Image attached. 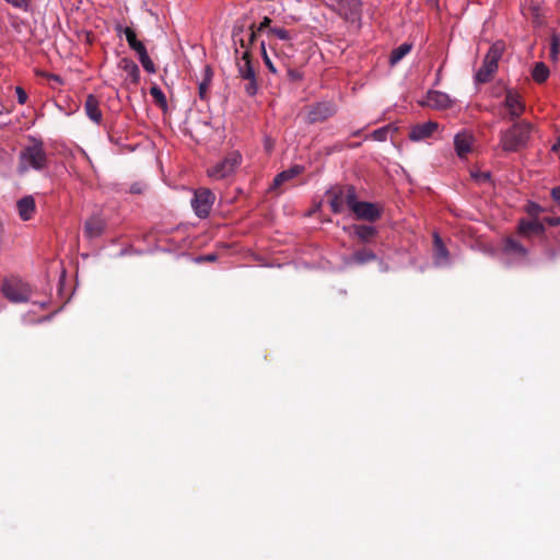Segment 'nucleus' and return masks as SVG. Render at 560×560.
<instances>
[{
	"label": "nucleus",
	"mask_w": 560,
	"mask_h": 560,
	"mask_svg": "<svg viewBox=\"0 0 560 560\" xmlns=\"http://www.w3.org/2000/svg\"><path fill=\"white\" fill-rule=\"evenodd\" d=\"M533 125L526 120H515L508 129L500 131V147L506 153L518 152L529 142Z\"/></svg>",
	"instance_id": "obj_1"
},
{
	"label": "nucleus",
	"mask_w": 560,
	"mask_h": 560,
	"mask_svg": "<svg viewBox=\"0 0 560 560\" xmlns=\"http://www.w3.org/2000/svg\"><path fill=\"white\" fill-rule=\"evenodd\" d=\"M48 165V158L42 140L31 137L30 144L25 145L19 154L18 172L25 174L28 170L44 171Z\"/></svg>",
	"instance_id": "obj_2"
},
{
	"label": "nucleus",
	"mask_w": 560,
	"mask_h": 560,
	"mask_svg": "<svg viewBox=\"0 0 560 560\" xmlns=\"http://www.w3.org/2000/svg\"><path fill=\"white\" fill-rule=\"evenodd\" d=\"M326 196L330 210L336 213H342L348 208L350 210L351 205L357 198V190L352 185L346 186H334L327 190Z\"/></svg>",
	"instance_id": "obj_3"
},
{
	"label": "nucleus",
	"mask_w": 560,
	"mask_h": 560,
	"mask_svg": "<svg viewBox=\"0 0 560 560\" xmlns=\"http://www.w3.org/2000/svg\"><path fill=\"white\" fill-rule=\"evenodd\" d=\"M504 43H493L483 58L481 68L477 71L475 80L477 83L489 82L498 70V63L504 51Z\"/></svg>",
	"instance_id": "obj_4"
},
{
	"label": "nucleus",
	"mask_w": 560,
	"mask_h": 560,
	"mask_svg": "<svg viewBox=\"0 0 560 560\" xmlns=\"http://www.w3.org/2000/svg\"><path fill=\"white\" fill-rule=\"evenodd\" d=\"M305 121L310 125L324 122L338 112L332 100H324L305 106Z\"/></svg>",
	"instance_id": "obj_5"
},
{
	"label": "nucleus",
	"mask_w": 560,
	"mask_h": 560,
	"mask_svg": "<svg viewBox=\"0 0 560 560\" xmlns=\"http://www.w3.org/2000/svg\"><path fill=\"white\" fill-rule=\"evenodd\" d=\"M502 106L505 109L502 119L509 121L518 120L526 108L522 94L517 90L510 88H505V97Z\"/></svg>",
	"instance_id": "obj_6"
},
{
	"label": "nucleus",
	"mask_w": 560,
	"mask_h": 560,
	"mask_svg": "<svg viewBox=\"0 0 560 560\" xmlns=\"http://www.w3.org/2000/svg\"><path fill=\"white\" fill-rule=\"evenodd\" d=\"M3 295L14 303H21L28 301L31 296V289L28 284L24 283L19 279H7L2 284Z\"/></svg>",
	"instance_id": "obj_7"
},
{
	"label": "nucleus",
	"mask_w": 560,
	"mask_h": 560,
	"mask_svg": "<svg viewBox=\"0 0 560 560\" xmlns=\"http://www.w3.org/2000/svg\"><path fill=\"white\" fill-rule=\"evenodd\" d=\"M241 162L242 155L237 151L230 152L222 161L208 170V175L214 179H223L231 175Z\"/></svg>",
	"instance_id": "obj_8"
},
{
	"label": "nucleus",
	"mask_w": 560,
	"mask_h": 560,
	"mask_svg": "<svg viewBox=\"0 0 560 560\" xmlns=\"http://www.w3.org/2000/svg\"><path fill=\"white\" fill-rule=\"evenodd\" d=\"M215 200L214 194L209 188H198L191 199V207L197 217L207 218Z\"/></svg>",
	"instance_id": "obj_9"
},
{
	"label": "nucleus",
	"mask_w": 560,
	"mask_h": 560,
	"mask_svg": "<svg viewBox=\"0 0 560 560\" xmlns=\"http://www.w3.org/2000/svg\"><path fill=\"white\" fill-rule=\"evenodd\" d=\"M350 211L353 213L355 219L365 220L370 222H375L382 215V210L376 203L369 201H359L358 197L351 205Z\"/></svg>",
	"instance_id": "obj_10"
},
{
	"label": "nucleus",
	"mask_w": 560,
	"mask_h": 560,
	"mask_svg": "<svg viewBox=\"0 0 560 560\" xmlns=\"http://www.w3.org/2000/svg\"><path fill=\"white\" fill-rule=\"evenodd\" d=\"M237 73L241 79H252L256 74L253 65V57L249 50L240 51L238 47L234 50Z\"/></svg>",
	"instance_id": "obj_11"
},
{
	"label": "nucleus",
	"mask_w": 560,
	"mask_h": 560,
	"mask_svg": "<svg viewBox=\"0 0 560 560\" xmlns=\"http://www.w3.org/2000/svg\"><path fill=\"white\" fill-rule=\"evenodd\" d=\"M249 34L248 39L246 40L244 38V32H245V25L236 23L232 30V39L234 45H238L240 48H243L244 50H249L250 46L255 43L257 38V33H259L256 30L255 24H250L249 27Z\"/></svg>",
	"instance_id": "obj_12"
},
{
	"label": "nucleus",
	"mask_w": 560,
	"mask_h": 560,
	"mask_svg": "<svg viewBox=\"0 0 560 560\" xmlns=\"http://www.w3.org/2000/svg\"><path fill=\"white\" fill-rule=\"evenodd\" d=\"M341 16L346 20H357L361 14L362 3L360 0H332Z\"/></svg>",
	"instance_id": "obj_13"
},
{
	"label": "nucleus",
	"mask_w": 560,
	"mask_h": 560,
	"mask_svg": "<svg viewBox=\"0 0 560 560\" xmlns=\"http://www.w3.org/2000/svg\"><path fill=\"white\" fill-rule=\"evenodd\" d=\"M433 109H446L452 106V101L446 93L440 91H429L427 94V101L422 103Z\"/></svg>",
	"instance_id": "obj_14"
},
{
	"label": "nucleus",
	"mask_w": 560,
	"mask_h": 560,
	"mask_svg": "<svg viewBox=\"0 0 560 560\" xmlns=\"http://www.w3.org/2000/svg\"><path fill=\"white\" fill-rule=\"evenodd\" d=\"M518 234L530 237L532 235H540L545 232L544 222L539 219L525 220L522 219L517 225Z\"/></svg>",
	"instance_id": "obj_15"
},
{
	"label": "nucleus",
	"mask_w": 560,
	"mask_h": 560,
	"mask_svg": "<svg viewBox=\"0 0 560 560\" xmlns=\"http://www.w3.org/2000/svg\"><path fill=\"white\" fill-rule=\"evenodd\" d=\"M439 125L435 121H428L424 124L416 125L409 132V138L412 141L424 140L433 135L438 129Z\"/></svg>",
	"instance_id": "obj_16"
},
{
	"label": "nucleus",
	"mask_w": 560,
	"mask_h": 560,
	"mask_svg": "<svg viewBox=\"0 0 560 560\" xmlns=\"http://www.w3.org/2000/svg\"><path fill=\"white\" fill-rule=\"evenodd\" d=\"M115 31L118 34L124 33L126 36V39L128 42L129 47L137 52V55L141 54L142 51H145L147 48L143 45L142 42L138 40L136 32L131 27H124L122 25L118 24L115 27Z\"/></svg>",
	"instance_id": "obj_17"
},
{
	"label": "nucleus",
	"mask_w": 560,
	"mask_h": 560,
	"mask_svg": "<svg viewBox=\"0 0 560 560\" xmlns=\"http://www.w3.org/2000/svg\"><path fill=\"white\" fill-rule=\"evenodd\" d=\"M105 230V222L100 217H92L84 224V234L89 238H95L103 234Z\"/></svg>",
	"instance_id": "obj_18"
},
{
	"label": "nucleus",
	"mask_w": 560,
	"mask_h": 560,
	"mask_svg": "<svg viewBox=\"0 0 560 560\" xmlns=\"http://www.w3.org/2000/svg\"><path fill=\"white\" fill-rule=\"evenodd\" d=\"M19 215L23 221L30 220L35 212V200L32 196H25L18 201Z\"/></svg>",
	"instance_id": "obj_19"
},
{
	"label": "nucleus",
	"mask_w": 560,
	"mask_h": 560,
	"mask_svg": "<svg viewBox=\"0 0 560 560\" xmlns=\"http://www.w3.org/2000/svg\"><path fill=\"white\" fill-rule=\"evenodd\" d=\"M118 67L127 73L128 78H130L131 83H139L140 69L133 60H131L130 58H122L120 59Z\"/></svg>",
	"instance_id": "obj_20"
},
{
	"label": "nucleus",
	"mask_w": 560,
	"mask_h": 560,
	"mask_svg": "<svg viewBox=\"0 0 560 560\" xmlns=\"http://www.w3.org/2000/svg\"><path fill=\"white\" fill-rule=\"evenodd\" d=\"M84 109L88 117L91 120H93L96 124H100L102 121V112L98 107V101L94 95H88L84 104Z\"/></svg>",
	"instance_id": "obj_21"
},
{
	"label": "nucleus",
	"mask_w": 560,
	"mask_h": 560,
	"mask_svg": "<svg viewBox=\"0 0 560 560\" xmlns=\"http://www.w3.org/2000/svg\"><path fill=\"white\" fill-rule=\"evenodd\" d=\"M303 172H304V166L294 165V166L290 167L289 170H285V171L279 173L273 179L272 187H275V188L280 187L284 182L296 177L298 175L302 174Z\"/></svg>",
	"instance_id": "obj_22"
},
{
	"label": "nucleus",
	"mask_w": 560,
	"mask_h": 560,
	"mask_svg": "<svg viewBox=\"0 0 560 560\" xmlns=\"http://www.w3.org/2000/svg\"><path fill=\"white\" fill-rule=\"evenodd\" d=\"M434 256L439 264L448 261V250L438 233L433 234Z\"/></svg>",
	"instance_id": "obj_23"
},
{
	"label": "nucleus",
	"mask_w": 560,
	"mask_h": 560,
	"mask_svg": "<svg viewBox=\"0 0 560 560\" xmlns=\"http://www.w3.org/2000/svg\"><path fill=\"white\" fill-rule=\"evenodd\" d=\"M354 234L361 242L369 243L377 234V230L371 225L358 224L353 225Z\"/></svg>",
	"instance_id": "obj_24"
},
{
	"label": "nucleus",
	"mask_w": 560,
	"mask_h": 560,
	"mask_svg": "<svg viewBox=\"0 0 560 560\" xmlns=\"http://www.w3.org/2000/svg\"><path fill=\"white\" fill-rule=\"evenodd\" d=\"M454 145L457 154L464 158L471 150L470 138L466 135H456L454 138Z\"/></svg>",
	"instance_id": "obj_25"
},
{
	"label": "nucleus",
	"mask_w": 560,
	"mask_h": 560,
	"mask_svg": "<svg viewBox=\"0 0 560 560\" xmlns=\"http://www.w3.org/2000/svg\"><path fill=\"white\" fill-rule=\"evenodd\" d=\"M212 77H213L212 69L210 68V66H206L203 79L199 83V86H198V94L201 100L208 98V92H209V88H210V84L212 81Z\"/></svg>",
	"instance_id": "obj_26"
},
{
	"label": "nucleus",
	"mask_w": 560,
	"mask_h": 560,
	"mask_svg": "<svg viewBox=\"0 0 560 560\" xmlns=\"http://www.w3.org/2000/svg\"><path fill=\"white\" fill-rule=\"evenodd\" d=\"M412 48V44L404 43L397 48L393 49L389 56L390 66L397 65L405 56H407Z\"/></svg>",
	"instance_id": "obj_27"
},
{
	"label": "nucleus",
	"mask_w": 560,
	"mask_h": 560,
	"mask_svg": "<svg viewBox=\"0 0 560 560\" xmlns=\"http://www.w3.org/2000/svg\"><path fill=\"white\" fill-rule=\"evenodd\" d=\"M504 250L506 253L516 254L520 256H526L527 249L515 238L508 237L504 241Z\"/></svg>",
	"instance_id": "obj_28"
},
{
	"label": "nucleus",
	"mask_w": 560,
	"mask_h": 560,
	"mask_svg": "<svg viewBox=\"0 0 560 560\" xmlns=\"http://www.w3.org/2000/svg\"><path fill=\"white\" fill-rule=\"evenodd\" d=\"M549 69L544 62H537L533 69L532 77L535 82L544 83L549 77Z\"/></svg>",
	"instance_id": "obj_29"
},
{
	"label": "nucleus",
	"mask_w": 560,
	"mask_h": 560,
	"mask_svg": "<svg viewBox=\"0 0 560 560\" xmlns=\"http://www.w3.org/2000/svg\"><path fill=\"white\" fill-rule=\"evenodd\" d=\"M352 259L354 262L362 265L375 260L376 255L370 249H360L353 254Z\"/></svg>",
	"instance_id": "obj_30"
},
{
	"label": "nucleus",
	"mask_w": 560,
	"mask_h": 560,
	"mask_svg": "<svg viewBox=\"0 0 560 560\" xmlns=\"http://www.w3.org/2000/svg\"><path fill=\"white\" fill-rule=\"evenodd\" d=\"M150 95L153 97L155 104L160 106L162 109H165L167 107L166 97L163 91L158 85H153L150 89Z\"/></svg>",
	"instance_id": "obj_31"
},
{
	"label": "nucleus",
	"mask_w": 560,
	"mask_h": 560,
	"mask_svg": "<svg viewBox=\"0 0 560 560\" xmlns=\"http://www.w3.org/2000/svg\"><path fill=\"white\" fill-rule=\"evenodd\" d=\"M268 34L273 35L277 38L284 42H290L293 39V35L291 34V32L283 27H269Z\"/></svg>",
	"instance_id": "obj_32"
},
{
	"label": "nucleus",
	"mask_w": 560,
	"mask_h": 560,
	"mask_svg": "<svg viewBox=\"0 0 560 560\" xmlns=\"http://www.w3.org/2000/svg\"><path fill=\"white\" fill-rule=\"evenodd\" d=\"M558 55H560V36L558 34H552L550 38V59L556 61L558 59Z\"/></svg>",
	"instance_id": "obj_33"
},
{
	"label": "nucleus",
	"mask_w": 560,
	"mask_h": 560,
	"mask_svg": "<svg viewBox=\"0 0 560 560\" xmlns=\"http://www.w3.org/2000/svg\"><path fill=\"white\" fill-rule=\"evenodd\" d=\"M139 57V60L143 67V69L149 72V73H154L155 72V66H154V62L151 60V58L149 57L148 55V51H142L141 54L138 55Z\"/></svg>",
	"instance_id": "obj_34"
},
{
	"label": "nucleus",
	"mask_w": 560,
	"mask_h": 560,
	"mask_svg": "<svg viewBox=\"0 0 560 560\" xmlns=\"http://www.w3.org/2000/svg\"><path fill=\"white\" fill-rule=\"evenodd\" d=\"M247 83L244 86V91L248 96H254L258 92V83L256 74L252 79H244Z\"/></svg>",
	"instance_id": "obj_35"
},
{
	"label": "nucleus",
	"mask_w": 560,
	"mask_h": 560,
	"mask_svg": "<svg viewBox=\"0 0 560 560\" xmlns=\"http://www.w3.org/2000/svg\"><path fill=\"white\" fill-rule=\"evenodd\" d=\"M526 212L529 217H532V219H539V214L542 212V208L535 202H528L526 206Z\"/></svg>",
	"instance_id": "obj_36"
},
{
	"label": "nucleus",
	"mask_w": 560,
	"mask_h": 560,
	"mask_svg": "<svg viewBox=\"0 0 560 560\" xmlns=\"http://www.w3.org/2000/svg\"><path fill=\"white\" fill-rule=\"evenodd\" d=\"M389 132L388 127H383L374 130L371 135V137L376 141H385L387 138V135Z\"/></svg>",
	"instance_id": "obj_37"
},
{
	"label": "nucleus",
	"mask_w": 560,
	"mask_h": 560,
	"mask_svg": "<svg viewBox=\"0 0 560 560\" xmlns=\"http://www.w3.org/2000/svg\"><path fill=\"white\" fill-rule=\"evenodd\" d=\"M260 51H261V56H262L264 62L267 66V68L269 69V71L276 72V68H275L273 63L271 62V60H270V58H269V56H268V54L266 51L265 42L260 43Z\"/></svg>",
	"instance_id": "obj_38"
},
{
	"label": "nucleus",
	"mask_w": 560,
	"mask_h": 560,
	"mask_svg": "<svg viewBox=\"0 0 560 560\" xmlns=\"http://www.w3.org/2000/svg\"><path fill=\"white\" fill-rule=\"evenodd\" d=\"M31 1L32 0H5V2L11 4L12 7H14L16 9H20V10H23V11H27L28 10Z\"/></svg>",
	"instance_id": "obj_39"
},
{
	"label": "nucleus",
	"mask_w": 560,
	"mask_h": 560,
	"mask_svg": "<svg viewBox=\"0 0 560 560\" xmlns=\"http://www.w3.org/2000/svg\"><path fill=\"white\" fill-rule=\"evenodd\" d=\"M15 93H16V96H18V102L20 104H25L26 101H27V93L25 92V90L22 86H16L15 88Z\"/></svg>",
	"instance_id": "obj_40"
},
{
	"label": "nucleus",
	"mask_w": 560,
	"mask_h": 560,
	"mask_svg": "<svg viewBox=\"0 0 560 560\" xmlns=\"http://www.w3.org/2000/svg\"><path fill=\"white\" fill-rule=\"evenodd\" d=\"M545 224H548L550 226H557L560 224V219L558 217H545L540 220Z\"/></svg>",
	"instance_id": "obj_41"
},
{
	"label": "nucleus",
	"mask_w": 560,
	"mask_h": 560,
	"mask_svg": "<svg viewBox=\"0 0 560 560\" xmlns=\"http://www.w3.org/2000/svg\"><path fill=\"white\" fill-rule=\"evenodd\" d=\"M271 23V19L269 16H265L264 20L260 22L258 27L256 28L258 32H262L266 28L269 30Z\"/></svg>",
	"instance_id": "obj_42"
},
{
	"label": "nucleus",
	"mask_w": 560,
	"mask_h": 560,
	"mask_svg": "<svg viewBox=\"0 0 560 560\" xmlns=\"http://www.w3.org/2000/svg\"><path fill=\"white\" fill-rule=\"evenodd\" d=\"M45 75L49 80V82H52V83H56V84H62L63 83V80L58 74L47 73Z\"/></svg>",
	"instance_id": "obj_43"
},
{
	"label": "nucleus",
	"mask_w": 560,
	"mask_h": 560,
	"mask_svg": "<svg viewBox=\"0 0 560 560\" xmlns=\"http://www.w3.org/2000/svg\"><path fill=\"white\" fill-rule=\"evenodd\" d=\"M474 176L480 182H488L490 179V174L487 172H482Z\"/></svg>",
	"instance_id": "obj_44"
},
{
	"label": "nucleus",
	"mask_w": 560,
	"mask_h": 560,
	"mask_svg": "<svg viewBox=\"0 0 560 560\" xmlns=\"http://www.w3.org/2000/svg\"><path fill=\"white\" fill-rule=\"evenodd\" d=\"M551 197L555 201L560 203V187H553L551 190Z\"/></svg>",
	"instance_id": "obj_45"
},
{
	"label": "nucleus",
	"mask_w": 560,
	"mask_h": 560,
	"mask_svg": "<svg viewBox=\"0 0 560 560\" xmlns=\"http://www.w3.org/2000/svg\"><path fill=\"white\" fill-rule=\"evenodd\" d=\"M288 74L292 80H299L301 78L300 73L296 70L290 69L288 71Z\"/></svg>",
	"instance_id": "obj_46"
},
{
	"label": "nucleus",
	"mask_w": 560,
	"mask_h": 560,
	"mask_svg": "<svg viewBox=\"0 0 560 560\" xmlns=\"http://www.w3.org/2000/svg\"><path fill=\"white\" fill-rule=\"evenodd\" d=\"M362 130H357L352 133L353 137H359L361 135Z\"/></svg>",
	"instance_id": "obj_47"
},
{
	"label": "nucleus",
	"mask_w": 560,
	"mask_h": 560,
	"mask_svg": "<svg viewBox=\"0 0 560 560\" xmlns=\"http://www.w3.org/2000/svg\"><path fill=\"white\" fill-rule=\"evenodd\" d=\"M441 71H442V69L440 68V69L438 70V73H436V79H438V80H440Z\"/></svg>",
	"instance_id": "obj_48"
},
{
	"label": "nucleus",
	"mask_w": 560,
	"mask_h": 560,
	"mask_svg": "<svg viewBox=\"0 0 560 560\" xmlns=\"http://www.w3.org/2000/svg\"><path fill=\"white\" fill-rule=\"evenodd\" d=\"M359 145H360V143L349 144V147H350V148H357V147H359Z\"/></svg>",
	"instance_id": "obj_49"
},
{
	"label": "nucleus",
	"mask_w": 560,
	"mask_h": 560,
	"mask_svg": "<svg viewBox=\"0 0 560 560\" xmlns=\"http://www.w3.org/2000/svg\"><path fill=\"white\" fill-rule=\"evenodd\" d=\"M208 259H209V260H213V259H214V256H212V255H211V256H208Z\"/></svg>",
	"instance_id": "obj_50"
}]
</instances>
